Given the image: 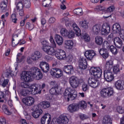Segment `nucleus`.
Segmentation results:
<instances>
[{
	"instance_id": "2f4dec72",
	"label": "nucleus",
	"mask_w": 124,
	"mask_h": 124,
	"mask_svg": "<svg viewBox=\"0 0 124 124\" xmlns=\"http://www.w3.org/2000/svg\"><path fill=\"white\" fill-rule=\"evenodd\" d=\"M74 43L72 40H66L65 41V46L67 49H72Z\"/></svg>"
},
{
	"instance_id": "c9c22d12",
	"label": "nucleus",
	"mask_w": 124,
	"mask_h": 124,
	"mask_svg": "<svg viewBox=\"0 0 124 124\" xmlns=\"http://www.w3.org/2000/svg\"><path fill=\"white\" fill-rule=\"evenodd\" d=\"M103 124H112V119L110 116H108L103 120Z\"/></svg>"
},
{
	"instance_id": "cd10ccee",
	"label": "nucleus",
	"mask_w": 124,
	"mask_h": 124,
	"mask_svg": "<svg viewBox=\"0 0 124 124\" xmlns=\"http://www.w3.org/2000/svg\"><path fill=\"white\" fill-rule=\"evenodd\" d=\"M58 121H59V124L61 123L62 124H67L69 121L66 116H61L60 119L58 120Z\"/></svg>"
},
{
	"instance_id": "0e129e2a",
	"label": "nucleus",
	"mask_w": 124,
	"mask_h": 124,
	"mask_svg": "<svg viewBox=\"0 0 124 124\" xmlns=\"http://www.w3.org/2000/svg\"><path fill=\"white\" fill-rule=\"evenodd\" d=\"M85 41H86V42H89L90 41V40L91 39V38L90 37V36L89 35H87L86 36H84V37H82V38Z\"/></svg>"
},
{
	"instance_id": "473e14b6",
	"label": "nucleus",
	"mask_w": 124,
	"mask_h": 124,
	"mask_svg": "<svg viewBox=\"0 0 124 124\" xmlns=\"http://www.w3.org/2000/svg\"><path fill=\"white\" fill-rule=\"evenodd\" d=\"M89 22L87 20H83L79 22V25L83 29H89Z\"/></svg>"
},
{
	"instance_id": "864d4df0",
	"label": "nucleus",
	"mask_w": 124,
	"mask_h": 124,
	"mask_svg": "<svg viewBox=\"0 0 124 124\" xmlns=\"http://www.w3.org/2000/svg\"><path fill=\"white\" fill-rule=\"evenodd\" d=\"M20 95L21 96H27V92L26 91V89H21L18 92Z\"/></svg>"
},
{
	"instance_id": "7ed1b4c3",
	"label": "nucleus",
	"mask_w": 124,
	"mask_h": 124,
	"mask_svg": "<svg viewBox=\"0 0 124 124\" xmlns=\"http://www.w3.org/2000/svg\"><path fill=\"white\" fill-rule=\"evenodd\" d=\"M112 67H113V62L112 61L107 62L104 67V77L107 82H111L114 79V76L111 72Z\"/></svg>"
},
{
	"instance_id": "79ce46f5",
	"label": "nucleus",
	"mask_w": 124,
	"mask_h": 124,
	"mask_svg": "<svg viewBox=\"0 0 124 124\" xmlns=\"http://www.w3.org/2000/svg\"><path fill=\"white\" fill-rule=\"evenodd\" d=\"M68 31L65 28H62L61 30V34L62 36H67L68 35Z\"/></svg>"
},
{
	"instance_id": "f704fd0d",
	"label": "nucleus",
	"mask_w": 124,
	"mask_h": 124,
	"mask_svg": "<svg viewBox=\"0 0 124 124\" xmlns=\"http://www.w3.org/2000/svg\"><path fill=\"white\" fill-rule=\"evenodd\" d=\"M40 105L41 106L42 108H44V109H46L50 107V102L47 101H43L40 103Z\"/></svg>"
},
{
	"instance_id": "5fc2aeb1",
	"label": "nucleus",
	"mask_w": 124,
	"mask_h": 124,
	"mask_svg": "<svg viewBox=\"0 0 124 124\" xmlns=\"http://www.w3.org/2000/svg\"><path fill=\"white\" fill-rule=\"evenodd\" d=\"M1 84L2 83V87H5L6 85L8 84V82H9V80L8 79H4V81L2 80V78H1L0 80Z\"/></svg>"
},
{
	"instance_id": "c85d7f7f",
	"label": "nucleus",
	"mask_w": 124,
	"mask_h": 124,
	"mask_svg": "<svg viewBox=\"0 0 124 124\" xmlns=\"http://www.w3.org/2000/svg\"><path fill=\"white\" fill-rule=\"evenodd\" d=\"M55 39L58 45H62V43H63V38L60 35L56 34L55 35Z\"/></svg>"
},
{
	"instance_id": "09e8293b",
	"label": "nucleus",
	"mask_w": 124,
	"mask_h": 124,
	"mask_svg": "<svg viewBox=\"0 0 124 124\" xmlns=\"http://www.w3.org/2000/svg\"><path fill=\"white\" fill-rule=\"evenodd\" d=\"M120 71V65H116L113 67V72L115 73V74H118Z\"/></svg>"
},
{
	"instance_id": "6e6d98bb",
	"label": "nucleus",
	"mask_w": 124,
	"mask_h": 124,
	"mask_svg": "<svg viewBox=\"0 0 124 124\" xmlns=\"http://www.w3.org/2000/svg\"><path fill=\"white\" fill-rule=\"evenodd\" d=\"M65 60L69 62H70L73 61V55L69 54L68 56L66 57Z\"/></svg>"
},
{
	"instance_id": "49530a36",
	"label": "nucleus",
	"mask_w": 124,
	"mask_h": 124,
	"mask_svg": "<svg viewBox=\"0 0 124 124\" xmlns=\"http://www.w3.org/2000/svg\"><path fill=\"white\" fill-rule=\"evenodd\" d=\"M49 84L51 87H53L52 88L59 89V84L58 83V82L56 81H51Z\"/></svg>"
},
{
	"instance_id": "423d86ee",
	"label": "nucleus",
	"mask_w": 124,
	"mask_h": 124,
	"mask_svg": "<svg viewBox=\"0 0 124 124\" xmlns=\"http://www.w3.org/2000/svg\"><path fill=\"white\" fill-rule=\"evenodd\" d=\"M100 94L102 97L106 98L114 95V89L111 87L104 88L100 91Z\"/></svg>"
},
{
	"instance_id": "39448f33",
	"label": "nucleus",
	"mask_w": 124,
	"mask_h": 124,
	"mask_svg": "<svg viewBox=\"0 0 124 124\" xmlns=\"http://www.w3.org/2000/svg\"><path fill=\"white\" fill-rule=\"evenodd\" d=\"M64 96L68 102L74 100L77 97V92L75 89H66L64 92Z\"/></svg>"
},
{
	"instance_id": "774afa93",
	"label": "nucleus",
	"mask_w": 124,
	"mask_h": 124,
	"mask_svg": "<svg viewBox=\"0 0 124 124\" xmlns=\"http://www.w3.org/2000/svg\"><path fill=\"white\" fill-rule=\"evenodd\" d=\"M42 44L43 45V47H46V46H48V42L47 41H43L42 42Z\"/></svg>"
},
{
	"instance_id": "72a5a7b5",
	"label": "nucleus",
	"mask_w": 124,
	"mask_h": 124,
	"mask_svg": "<svg viewBox=\"0 0 124 124\" xmlns=\"http://www.w3.org/2000/svg\"><path fill=\"white\" fill-rule=\"evenodd\" d=\"M95 42L97 45H102L103 43V39L100 36H97L95 37Z\"/></svg>"
},
{
	"instance_id": "ddd939ff",
	"label": "nucleus",
	"mask_w": 124,
	"mask_h": 124,
	"mask_svg": "<svg viewBox=\"0 0 124 124\" xmlns=\"http://www.w3.org/2000/svg\"><path fill=\"white\" fill-rule=\"evenodd\" d=\"M34 108H35V110L32 113V116L35 119H37L42 114L43 110L40 108L38 106H35Z\"/></svg>"
},
{
	"instance_id": "9d476101",
	"label": "nucleus",
	"mask_w": 124,
	"mask_h": 124,
	"mask_svg": "<svg viewBox=\"0 0 124 124\" xmlns=\"http://www.w3.org/2000/svg\"><path fill=\"white\" fill-rule=\"evenodd\" d=\"M55 57L58 60H65L66 59V53L62 49H57L55 50Z\"/></svg>"
},
{
	"instance_id": "9b49d317",
	"label": "nucleus",
	"mask_w": 124,
	"mask_h": 124,
	"mask_svg": "<svg viewBox=\"0 0 124 124\" xmlns=\"http://www.w3.org/2000/svg\"><path fill=\"white\" fill-rule=\"evenodd\" d=\"M102 35H108L110 33V25L108 23H104L101 29Z\"/></svg>"
},
{
	"instance_id": "20e7f679",
	"label": "nucleus",
	"mask_w": 124,
	"mask_h": 124,
	"mask_svg": "<svg viewBox=\"0 0 124 124\" xmlns=\"http://www.w3.org/2000/svg\"><path fill=\"white\" fill-rule=\"evenodd\" d=\"M50 43H51V45L52 46H45L42 48L43 51L46 53L47 55H49L52 56V55H56V50H55L54 48L57 47V44H56V42H55V40H54V38H53V36H51L49 39Z\"/></svg>"
},
{
	"instance_id": "de8ad7c7",
	"label": "nucleus",
	"mask_w": 124,
	"mask_h": 124,
	"mask_svg": "<svg viewBox=\"0 0 124 124\" xmlns=\"http://www.w3.org/2000/svg\"><path fill=\"white\" fill-rule=\"evenodd\" d=\"M28 82H30V81H24V82H21V87L22 88H24V89H29L30 88V84L28 83Z\"/></svg>"
},
{
	"instance_id": "5701e85b",
	"label": "nucleus",
	"mask_w": 124,
	"mask_h": 124,
	"mask_svg": "<svg viewBox=\"0 0 124 124\" xmlns=\"http://www.w3.org/2000/svg\"><path fill=\"white\" fill-rule=\"evenodd\" d=\"M101 29H102V26H101L100 24H96L95 25L93 26L92 28V31L93 34H98V33L100 32Z\"/></svg>"
},
{
	"instance_id": "6e6552de",
	"label": "nucleus",
	"mask_w": 124,
	"mask_h": 124,
	"mask_svg": "<svg viewBox=\"0 0 124 124\" xmlns=\"http://www.w3.org/2000/svg\"><path fill=\"white\" fill-rule=\"evenodd\" d=\"M69 83L73 89H77L79 87V79L77 77L73 76L69 78Z\"/></svg>"
},
{
	"instance_id": "37998d69",
	"label": "nucleus",
	"mask_w": 124,
	"mask_h": 124,
	"mask_svg": "<svg viewBox=\"0 0 124 124\" xmlns=\"http://www.w3.org/2000/svg\"><path fill=\"white\" fill-rule=\"evenodd\" d=\"M109 50L113 55H117L118 54V49L114 46H110Z\"/></svg>"
},
{
	"instance_id": "b1692460",
	"label": "nucleus",
	"mask_w": 124,
	"mask_h": 124,
	"mask_svg": "<svg viewBox=\"0 0 124 124\" xmlns=\"http://www.w3.org/2000/svg\"><path fill=\"white\" fill-rule=\"evenodd\" d=\"M8 3V0H3L0 3V10L2 11V12H5L6 11V8L7 7V4Z\"/></svg>"
},
{
	"instance_id": "f03ea898",
	"label": "nucleus",
	"mask_w": 124,
	"mask_h": 124,
	"mask_svg": "<svg viewBox=\"0 0 124 124\" xmlns=\"http://www.w3.org/2000/svg\"><path fill=\"white\" fill-rule=\"evenodd\" d=\"M90 73L93 76L89 78L88 83L92 88H97L99 85L98 79L102 75V70L99 67H92L90 69Z\"/></svg>"
},
{
	"instance_id": "338daca9",
	"label": "nucleus",
	"mask_w": 124,
	"mask_h": 124,
	"mask_svg": "<svg viewBox=\"0 0 124 124\" xmlns=\"http://www.w3.org/2000/svg\"><path fill=\"white\" fill-rule=\"evenodd\" d=\"M31 57H28L27 58V62L28 63H32V55H31Z\"/></svg>"
},
{
	"instance_id": "a18cd8bd",
	"label": "nucleus",
	"mask_w": 124,
	"mask_h": 124,
	"mask_svg": "<svg viewBox=\"0 0 124 124\" xmlns=\"http://www.w3.org/2000/svg\"><path fill=\"white\" fill-rule=\"evenodd\" d=\"M11 20L13 22V23H14V24L17 23V21L18 20V19L17 18V16H16V14H13L11 16Z\"/></svg>"
},
{
	"instance_id": "f3484780",
	"label": "nucleus",
	"mask_w": 124,
	"mask_h": 124,
	"mask_svg": "<svg viewBox=\"0 0 124 124\" xmlns=\"http://www.w3.org/2000/svg\"><path fill=\"white\" fill-rule=\"evenodd\" d=\"M114 86L116 90L123 91L124 90V81L118 80L115 82Z\"/></svg>"
},
{
	"instance_id": "3c124183",
	"label": "nucleus",
	"mask_w": 124,
	"mask_h": 124,
	"mask_svg": "<svg viewBox=\"0 0 124 124\" xmlns=\"http://www.w3.org/2000/svg\"><path fill=\"white\" fill-rule=\"evenodd\" d=\"M16 10H20L24 8V4L22 2H19L17 3H16Z\"/></svg>"
},
{
	"instance_id": "a211bd4d",
	"label": "nucleus",
	"mask_w": 124,
	"mask_h": 124,
	"mask_svg": "<svg viewBox=\"0 0 124 124\" xmlns=\"http://www.w3.org/2000/svg\"><path fill=\"white\" fill-rule=\"evenodd\" d=\"M84 55L87 60L89 61H92L93 58V57L95 55V52L93 50H87L85 52Z\"/></svg>"
},
{
	"instance_id": "7c9ffc66",
	"label": "nucleus",
	"mask_w": 124,
	"mask_h": 124,
	"mask_svg": "<svg viewBox=\"0 0 124 124\" xmlns=\"http://www.w3.org/2000/svg\"><path fill=\"white\" fill-rule=\"evenodd\" d=\"M49 93L51 94H55V95H58V94H60V93H61V90H59V88H55L52 87L50 90Z\"/></svg>"
},
{
	"instance_id": "4468645a",
	"label": "nucleus",
	"mask_w": 124,
	"mask_h": 124,
	"mask_svg": "<svg viewBox=\"0 0 124 124\" xmlns=\"http://www.w3.org/2000/svg\"><path fill=\"white\" fill-rule=\"evenodd\" d=\"M22 102L27 106H31L34 104V98L31 96L27 97L22 99Z\"/></svg>"
},
{
	"instance_id": "0eeeda50",
	"label": "nucleus",
	"mask_w": 124,
	"mask_h": 124,
	"mask_svg": "<svg viewBox=\"0 0 124 124\" xmlns=\"http://www.w3.org/2000/svg\"><path fill=\"white\" fill-rule=\"evenodd\" d=\"M26 95H29V94H37L39 93V91H38V87L37 85L35 84H31L30 86V90H26Z\"/></svg>"
},
{
	"instance_id": "a878e982",
	"label": "nucleus",
	"mask_w": 124,
	"mask_h": 124,
	"mask_svg": "<svg viewBox=\"0 0 124 124\" xmlns=\"http://www.w3.org/2000/svg\"><path fill=\"white\" fill-rule=\"evenodd\" d=\"M99 52L104 59H107V58H108V53L106 48H101L99 50Z\"/></svg>"
},
{
	"instance_id": "58836bf2",
	"label": "nucleus",
	"mask_w": 124,
	"mask_h": 124,
	"mask_svg": "<svg viewBox=\"0 0 124 124\" xmlns=\"http://www.w3.org/2000/svg\"><path fill=\"white\" fill-rule=\"evenodd\" d=\"M115 6H111L108 7L107 9H105V14H110V12H113L114 10H115Z\"/></svg>"
},
{
	"instance_id": "4d7b16f0",
	"label": "nucleus",
	"mask_w": 124,
	"mask_h": 124,
	"mask_svg": "<svg viewBox=\"0 0 124 124\" xmlns=\"http://www.w3.org/2000/svg\"><path fill=\"white\" fill-rule=\"evenodd\" d=\"M82 90L83 92H87L89 91V86L87 84H83L81 86Z\"/></svg>"
},
{
	"instance_id": "e2e57ef3",
	"label": "nucleus",
	"mask_w": 124,
	"mask_h": 124,
	"mask_svg": "<svg viewBox=\"0 0 124 124\" xmlns=\"http://www.w3.org/2000/svg\"><path fill=\"white\" fill-rule=\"evenodd\" d=\"M0 123L1 124H6L5 118L3 117H0Z\"/></svg>"
},
{
	"instance_id": "ea45409f",
	"label": "nucleus",
	"mask_w": 124,
	"mask_h": 124,
	"mask_svg": "<svg viewBox=\"0 0 124 124\" xmlns=\"http://www.w3.org/2000/svg\"><path fill=\"white\" fill-rule=\"evenodd\" d=\"M74 12L75 14H77V15H78V16L83 15V10L81 8L75 9L74 10Z\"/></svg>"
},
{
	"instance_id": "aec40b11",
	"label": "nucleus",
	"mask_w": 124,
	"mask_h": 124,
	"mask_svg": "<svg viewBox=\"0 0 124 124\" xmlns=\"http://www.w3.org/2000/svg\"><path fill=\"white\" fill-rule=\"evenodd\" d=\"M79 68L80 69H86L87 68V59L82 57L79 60Z\"/></svg>"
},
{
	"instance_id": "4c0bfd02",
	"label": "nucleus",
	"mask_w": 124,
	"mask_h": 124,
	"mask_svg": "<svg viewBox=\"0 0 124 124\" xmlns=\"http://www.w3.org/2000/svg\"><path fill=\"white\" fill-rule=\"evenodd\" d=\"M78 105V107L79 106L82 109H84L87 108V102L84 100L80 101Z\"/></svg>"
},
{
	"instance_id": "603ef678",
	"label": "nucleus",
	"mask_w": 124,
	"mask_h": 124,
	"mask_svg": "<svg viewBox=\"0 0 124 124\" xmlns=\"http://www.w3.org/2000/svg\"><path fill=\"white\" fill-rule=\"evenodd\" d=\"M24 2L25 7L26 8H30L31 7V3L30 0H25Z\"/></svg>"
},
{
	"instance_id": "6ab92c4d",
	"label": "nucleus",
	"mask_w": 124,
	"mask_h": 124,
	"mask_svg": "<svg viewBox=\"0 0 124 124\" xmlns=\"http://www.w3.org/2000/svg\"><path fill=\"white\" fill-rule=\"evenodd\" d=\"M63 71L65 72V73H66V74L70 75L72 74V72L74 71V69H73V66H72V65H67L63 67Z\"/></svg>"
},
{
	"instance_id": "f8f14e48",
	"label": "nucleus",
	"mask_w": 124,
	"mask_h": 124,
	"mask_svg": "<svg viewBox=\"0 0 124 124\" xmlns=\"http://www.w3.org/2000/svg\"><path fill=\"white\" fill-rule=\"evenodd\" d=\"M73 28L74 31H76V35H77V36H80L82 38V37H84V36L88 35L86 31H83L82 33H81V30H80V29H79V27H78V26H77V24H76V23H74L73 24Z\"/></svg>"
},
{
	"instance_id": "4be33fe9",
	"label": "nucleus",
	"mask_w": 124,
	"mask_h": 124,
	"mask_svg": "<svg viewBox=\"0 0 124 124\" xmlns=\"http://www.w3.org/2000/svg\"><path fill=\"white\" fill-rule=\"evenodd\" d=\"M114 44L117 48H122L123 47V41L121 39V38L119 37H116L114 39Z\"/></svg>"
},
{
	"instance_id": "2eb2a0df",
	"label": "nucleus",
	"mask_w": 124,
	"mask_h": 124,
	"mask_svg": "<svg viewBox=\"0 0 124 124\" xmlns=\"http://www.w3.org/2000/svg\"><path fill=\"white\" fill-rule=\"evenodd\" d=\"M51 122V115L46 113L41 119V124H49Z\"/></svg>"
},
{
	"instance_id": "69168bd1",
	"label": "nucleus",
	"mask_w": 124,
	"mask_h": 124,
	"mask_svg": "<svg viewBox=\"0 0 124 124\" xmlns=\"http://www.w3.org/2000/svg\"><path fill=\"white\" fill-rule=\"evenodd\" d=\"M48 22L50 24H54V23L56 22V18H55L54 17H50L48 20Z\"/></svg>"
},
{
	"instance_id": "680f3d73",
	"label": "nucleus",
	"mask_w": 124,
	"mask_h": 124,
	"mask_svg": "<svg viewBox=\"0 0 124 124\" xmlns=\"http://www.w3.org/2000/svg\"><path fill=\"white\" fill-rule=\"evenodd\" d=\"M65 0H63L62 1V4L61 5V8L63 10H64V9H66V6H65Z\"/></svg>"
},
{
	"instance_id": "bf43d9fd",
	"label": "nucleus",
	"mask_w": 124,
	"mask_h": 124,
	"mask_svg": "<svg viewBox=\"0 0 124 124\" xmlns=\"http://www.w3.org/2000/svg\"><path fill=\"white\" fill-rule=\"evenodd\" d=\"M117 110V112L119 113V114H124V109H123V107H118Z\"/></svg>"
},
{
	"instance_id": "c03bdc74",
	"label": "nucleus",
	"mask_w": 124,
	"mask_h": 124,
	"mask_svg": "<svg viewBox=\"0 0 124 124\" xmlns=\"http://www.w3.org/2000/svg\"><path fill=\"white\" fill-rule=\"evenodd\" d=\"M52 2V0H45L43 1V5L45 7H49L51 5V3Z\"/></svg>"
},
{
	"instance_id": "c756f323",
	"label": "nucleus",
	"mask_w": 124,
	"mask_h": 124,
	"mask_svg": "<svg viewBox=\"0 0 124 124\" xmlns=\"http://www.w3.org/2000/svg\"><path fill=\"white\" fill-rule=\"evenodd\" d=\"M95 12H100L102 11V14L105 13V7L104 6L97 5L94 8Z\"/></svg>"
},
{
	"instance_id": "393cba45",
	"label": "nucleus",
	"mask_w": 124,
	"mask_h": 124,
	"mask_svg": "<svg viewBox=\"0 0 124 124\" xmlns=\"http://www.w3.org/2000/svg\"><path fill=\"white\" fill-rule=\"evenodd\" d=\"M33 61H37L38 59H40L42 57V54L38 51H34L33 54H31Z\"/></svg>"
},
{
	"instance_id": "412c9836",
	"label": "nucleus",
	"mask_w": 124,
	"mask_h": 124,
	"mask_svg": "<svg viewBox=\"0 0 124 124\" xmlns=\"http://www.w3.org/2000/svg\"><path fill=\"white\" fill-rule=\"evenodd\" d=\"M68 110L71 113L76 112L79 110V105L78 104H72L68 106Z\"/></svg>"
},
{
	"instance_id": "dca6fc26",
	"label": "nucleus",
	"mask_w": 124,
	"mask_h": 124,
	"mask_svg": "<svg viewBox=\"0 0 124 124\" xmlns=\"http://www.w3.org/2000/svg\"><path fill=\"white\" fill-rule=\"evenodd\" d=\"M39 66L42 71L46 73H47V72L49 71V69H50L49 63L45 62H41L40 63Z\"/></svg>"
},
{
	"instance_id": "a19ab883",
	"label": "nucleus",
	"mask_w": 124,
	"mask_h": 124,
	"mask_svg": "<svg viewBox=\"0 0 124 124\" xmlns=\"http://www.w3.org/2000/svg\"><path fill=\"white\" fill-rule=\"evenodd\" d=\"M103 48L102 49H110L111 46L108 41H105L102 45Z\"/></svg>"
},
{
	"instance_id": "13d9d810",
	"label": "nucleus",
	"mask_w": 124,
	"mask_h": 124,
	"mask_svg": "<svg viewBox=\"0 0 124 124\" xmlns=\"http://www.w3.org/2000/svg\"><path fill=\"white\" fill-rule=\"evenodd\" d=\"M75 35V33L73 31H69L68 32V35L67 36L68 38H73Z\"/></svg>"
},
{
	"instance_id": "e433bc0d",
	"label": "nucleus",
	"mask_w": 124,
	"mask_h": 124,
	"mask_svg": "<svg viewBox=\"0 0 124 124\" xmlns=\"http://www.w3.org/2000/svg\"><path fill=\"white\" fill-rule=\"evenodd\" d=\"M25 59V57L22 56L21 53H18L16 56V62L17 63H20Z\"/></svg>"
},
{
	"instance_id": "f257e3e1",
	"label": "nucleus",
	"mask_w": 124,
	"mask_h": 124,
	"mask_svg": "<svg viewBox=\"0 0 124 124\" xmlns=\"http://www.w3.org/2000/svg\"><path fill=\"white\" fill-rule=\"evenodd\" d=\"M43 77V74L41 73V70L36 67H32L29 71H23L20 74L21 80L26 82H31L32 78L40 80Z\"/></svg>"
},
{
	"instance_id": "8fccbe9b",
	"label": "nucleus",
	"mask_w": 124,
	"mask_h": 124,
	"mask_svg": "<svg viewBox=\"0 0 124 124\" xmlns=\"http://www.w3.org/2000/svg\"><path fill=\"white\" fill-rule=\"evenodd\" d=\"M5 100L4 93L1 91H0V102L1 103H3Z\"/></svg>"
},
{
	"instance_id": "052dcab7",
	"label": "nucleus",
	"mask_w": 124,
	"mask_h": 124,
	"mask_svg": "<svg viewBox=\"0 0 124 124\" xmlns=\"http://www.w3.org/2000/svg\"><path fill=\"white\" fill-rule=\"evenodd\" d=\"M11 72H12L11 70L8 69L6 70V72L4 73V76L7 78H8V77H9V76L11 75Z\"/></svg>"
},
{
	"instance_id": "1a4fd4ad",
	"label": "nucleus",
	"mask_w": 124,
	"mask_h": 124,
	"mask_svg": "<svg viewBox=\"0 0 124 124\" xmlns=\"http://www.w3.org/2000/svg\"><path fill=\"white\" fill-rule=\"evenodd\" d=\"M50 74L55 78H61L63 75V72L61 69L54 68L50 71Z\"/></svg>"
},
{
	"instance_id": "bb28decb",
	"label": "nucleus",
	"mask_w": 124,
	"mask_h": 124,
	"mask_svg": "<svg viewBox=\"0 0 124 124\" xmlns=\"http://www.w3.org/2000/svg\"><path fill=\"white\" fill-rule=\"evenodd\" d=\"M112 31L114 33L121 32V26L119 23H115L112 26Z\"/></svg>"
}]
</instances>
